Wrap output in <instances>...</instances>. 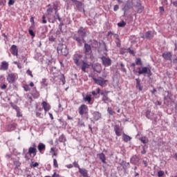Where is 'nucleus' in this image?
Wrapping results in <instances>:
<instances>
[{"label": "nucleus", "instance_id": "obj_41", "mask_svg": "<svg viewBox=\"0 0 177 177\" xmlns=\"http://www.w3.org/2000/svg\"><path fill=\"white\" fill-rule=\"evenodd\" d=\"M109 93H110V91H102L100 92V95L102 97H104V96H109Z\"/></svg>", "mask_w": 177, "mask_h": 177}, {"label": "nucleus", "instance_id": "obj_61", "mask_svg": "<svg viewBox=\"0 0 177 177\" xmlns=\"http://www.w3.org/2000/svg\"><path fill=\"white\" fill-rule=\"evenodd\" d=\"M113 37L115 38V41H120V36L118 35H117V34H114L113 35Z\"/></svg>", "mask_w": 177, "mask_h": 177}, {"label": "nucleus", "instance_id": "obj_22", "mask_svg": "<svg viewBox=\"0 0 177 177\" xmlns=\"http://www.w3.org/2000/svg\"><path fill=\"white\" fill-rule=\"evenodd\" d=\"M136 89H138L139 92H142L143 91V86L140 84V80L139 78L136 79Z\"/></svg>", "mask_w": 177, "mask_h": 177}, {"label": "nucleus", "instance_id": "obj_45", "mask_svg": "<svg viewBox=\"0 0 177 177\" xmlns=\"http://www.w3.org/2000/svg\"><path fill=\"white\" fill-rule=\"evenodd\" d=\"M107 111L109 113V114H110V115H114V114H115V112L113 111V109H111V108L109 107L107 109Z\"/></svg>", "mask_w": 177, "mask_h": 177}, {"label": "nucleus", "instance_id": "obj_17", "mask_svg": "<svg viewBox=\"0 0 177 177\" xmlns=\"http://www.w3.org/2000/svg\"><path fill=\"white\" fill-rule=\"evenodd\" d=\"M153 32L151 30H149L143 35L142 38H145L146 39H149V41H150V39H153Z\"/></svg>", "mask_w": 177, "mask_h": 177}, {"label": "nucleus", "instance_id": "obj_28", "mask_svg": "<svg viewBox=\"0 0 177 177\" xmlns=\"http://www.w3.org/2000/svg\"><path fill=\"white\" fill-rule=\"evenodd\" d=\"M99 158L100 160V161H102V162H103V164H106V155H104V153H101L98 154Z\"/></svg>", "mask_w": 177, "mask_h": 177}, {"label": "nucleus", "instance_id": "obj_13", "mask_svg": "<svg viewBox=\"0 0 177 177\" xmlns=\"http://www.w3.org/2000/svg\"><path fill=\"white\" fill-rule=\"evenodd\" d=\"M133 6V3H132V1H127L122 8V10L124 13H127V11L129 10V9H132Z\"/></svg>", "mask_w": 177, "mask_h": 177}, {"label": "nucleus", "instance_id": "obj_39", "mask_svg": "<svg viewBox=\"0 0 177 177\" xmlns=\"http://www.w3.org/2000/svg\"><path fill=\"white\" fill-rule=\"evenodd\" d=\"M46 12L48 16H52V13H53V8H48Z\"/></svg>", "mask_w": 177, "mask_h": 177}, {"label": "nucleus", "instance_id": "obj_57", "mask_svg": "<svg viewBox=\"0 0 177 177\" xmlns=\"http://www.w3.org/2000/svg\"><path fill=\"white\" fill-rule=\"evenodd\" d=\"M73 166L75 167V168H78V169H80V168H81V167H80V165L78 164L77 162L75 161V162H73Z\"/></svg>", "mask_w": 177, "mask_h": 177}, {"label": "nucleus", "instance_id": "obj_14", "mask_svg": "<svg viewBox=\"0 0 177 177\" xmlns=\"http://www.w3.org/2000/svg\"><path fill=\"white\" fill-rule=\"evenodd\" d=\"M162 57H163L165 60H169V62H172V53L168 51L164 52L162 54Z\"/></svg>", "mask_w": 177, "mask_h": 177}, {"label": "nucleus", "instance_id": "obj_7", "mask_svg": "<svg viewBox=\"0 0 177 177\" xmlns=\"http://www.w3.org/2000/svg\"><path fill=\"white\" fill-rule=\"evenodd\" d=\"M82 55L81 54H75L73 57V62L75 63V64H76V66H81V63L82 62Z\"/></svg>", "mask_w": 177, "mask_h": 177}, {"label": "nucleus", "instance_id": "obj_11", "mask_svg": "<svg viewBox=\"0 0 177 177\" xmlns=\"http://www.w3.org/2000/svg\"><path fill=\"white\" fill-rule=\"evenodd\" d=\"M83 43L84 44V53L86 55V56H88V55H91V53H92V47L88 43H86V41Z\"/></svg>", "mask_w": 177, "mask_h": 177}, {"label": "nucleus", "instance_id": "obj_29", "mask_svg": "<svg viewBox=\"0 0 177 177\" xmlns=\"http://www.w3.org/2000/svg\"><path fill=\"white\" fill-rule=\"evenodd\" d=\"M139 140H140L141 143L143 145H147V143H149V138H147L146 136L140 138Z\"/></svg>", "mask_w": 177, "mask_h": 177}, {"label": "nucleus", "instance_id": "obj_43", "mask_svg": "<svg viewBox=\"0 0 177 177\" xmlns=\"http://www.w3.org/2000/svg\"><path fill=\"white\" fill-rule=\"evenodd\" d=\"M102 102H109V103H111V100H110V98H109L108 95L102 97Z\"/></svg>", "mask_w": 177, "mask_h": 177}, {"label": "nucleus", "instance_id": "obj_26", "mask_svg": "<svg viewBox=\"0 0 177 177\" xmlns=\"http://www.w3.org/2000/svg\"><path fill=\"white\" fill-rule=\"evenodd\" d=\"M132 140V138L128 135H127L125 133H123L122 135V140L125 142L126 143H128V142H130V140Z\"/></svg>", "mask_w": 177, "mask_h": 177}, {"label": "nucleus", "instance_id": "obj_16", "mask_svg": "<svg viewBox=\"0 0 177 177\" xmlns=\"http://www.w3.org/2000/svg\"><path fill=\"white\" fill-rule=\"evenodd\" d=\"M28 154H33L34 157L37 156V145H35V144H33L32 147H29Z\"/></svg>", "mask_w": 177, "mask_h": 177}, {"label": "nucleus", "instance_id": "obj_8", "mask_svg": "<svg viewBox=\"0 0 177 177\" xmlns=\"http://www.w3.org/2000/svg\"><path fill=\"white\" fill-rule=\"evenodd\" d=\"M71 1H72L73 3H75V5L76 6V9H77L79 12H84V13H85V9H84V3L77 0H71Z\"/></svg>", "mask_w": 177, "mask_h": 177}, {"label": "nucleus", "instance_id": "obj_53", "mask_svg": "<svg viewBox=\"0 0 177 177\" xmlns=\"http://www.w3.org/2000/svg\"><path fill=\"white\" fill-rule=\"evenodd\" d=\"M117 48H121V40H115Z\"/></svg>", "mask_w": 177, "mask_h": 177}, {"label": "nucleus", "instance_id": "obj_40", "mask_svg": "<svg viewBox=\"0 0 177 177\" xmlns=\"http://www.w3.org/2000/svg\"><path fill=\"white\" fill-rule=\"evenodd\" d=\"M118 27H125L127 26V22H124V20L117 24Z\"/></svg>", "mask_w": 177, "mask_h": 177}, {"label": "nucleus", "instance_id": "obj_12", "mask_svg": "<svg viewBox=\"0 0 177 177\" xmlns=\"http://www.w3.org/2000/svg\"><path fill=\"white\" fill-rule=\"evenodd\" d=\"M154 112H151L149 110L145 113V115L148 120H153L155 122H157V117L154 118Z\"/></svg>", "mask_w": 177, "mask_h": 177}, {"label": "nucleus", "instance_id": "obj_21", "mask_svg": "<svg viewBox=\"0 0 177 177\" xmlns=\"http://www.w3.org/2000/svg\"><path fill=\"white\" fill-rule=\"evenodd\" d=\"M17 128V124L16 123H12L11 124H8L7 126V131L8 132H12V131H15Z\"/></svg>", "mask_w": 177, "mask_h": 177}, {"label": "nucleus", "instance_id": "obj_54", "mask_svg": "<svg viewBox=\"0 0 177 177\" xmlns=\"http://www.w3.org/2000/svg\"><path fill=\"white\" fill-rule=\"evenodd\" d=\"M24 89L26 92H28V91H30V86L28 84H25L24 86Z\"/></svg>", "mask_w": 177, "mask_h": 177}, {"label": "nucleus", "instance_id": "obj_19", "mask_svg": "<svg viewBox=\"0 0 177 177\" xmlns=\"http://www.w3.org/2000/svg\"><path fill=\"white\" fill-rule=\"evenodd\" d=\"M79 173L83 177H90L88 174V170H86L85 168H79Z\"/></svg>", "mask_w": 177, "mask_h": 177}, {"label": "nucleus", "instance_id": "obj_59", "mask_svg": "<svg viewBox=\"0 0 177 177\" xmlns=\"http://www.w3.org/2000/svg\"><path fill=\"white\" fill-rule=\"evenodd\" d=\"M158 177H162V176H164V171H158Z\"/></svg>", "mask_w": 177, "mask_h": 177}, {"label": "nucleus", "instance_id": "obj_60", "mask_svg": "<svg viewBox=\"0 0 177 177\" xmlns=\"http://www.w3.org/2000/svg\"><path fill=\"white\" fill-rule=\"evenodd\" d=\"M57 8H59V6L57 4H53V10H55V12H58L57 11Z\"/></svg>", "mask_w": 177, "mask_h": 177}, {"label": "nucleus", "instance_id": "obj_30", "mask_svg": "<svg viewBox=\"0 0 177 177\" xmlns=\"http://www.w3.org/2000/svg\"><path fill=\"white\" fill-rule=\"evenodd\" d=\"M39 151L41 153V151H44L46 149V146L44 143H39L37 146Z\"/></svg>", "mask_w": 177, "mask_h": 177}, {"label": "nucleus", "instance_id": "obj_48", "mask_svg": "<svg viewBox=\"0 0 177 177\" xmlns=\"http://www.w3.org/2000/svg\"><path fill=\"white\" fill-rule=\"evenodd\" d=\"M147 77H151L153 75V73H151V68L148 67V70H147Z\"/></svg>", "mask_w": 177, "mask_h": 177}, {"label": "nucleus", "instance_id": "obj_47", "mask_svg": "<svg viewBox=\"0 0 177 177\" xmlns=\"http://www.w3.org/2000/svg\"><path fill=\"white\" fill-rule=\"evenodd\" d=\"M142 151H141V154H146V149H147V146L146 145H142Z\"/></svg>", "mask_w": 177, "mask_h": 177}, {"label": "nucleus", "instance_id": "obj_44", "mask_svg": "<svg viewBox=\"0 0 177 177\" xmlns=\"http://www.w3.org/2000/svg\"><path fill=\"white\" fill-rule=\"evenodd\" d=\"M136 66H142V64H143L142 63V59L136 58Z\"/></svg>", "mask_w": 177, "mask_h": 177}, {"label": "nucleus", "instance_id": "obj_23", "mask_svg": "<svg viewBox=\"0 0 177 177\" xmlns=\"http://www.w3.org/2000/svg\"><path fill=\"white\" fill-rule=\"evenodd\" d=\"M9 68V64L6 61L1 62V65L0 67V70H3V71H6Z\"/></svg>", "mask_w": 177, "mask_h": 177}, {"label": "nucleus", "instance_id": "obj_27", "mask_svg": "<svg viewBox=\"0 0 177 177\" xmlns=\"http://www.w3.org/2000/svg\"><path fill=\"white\" fill-rule=\"evenodd\" d=\"M82 71L84 73H86V68H89V64L86 62H85V61H82Z\"/></svg>", "mask_w": 177, "mask_h": 177}, {"label": "nucleus", "instance_id": "obj_15", "mask_svg": "<svg viewBox=\"0 0 177 177\" xmlns=\"http://www.w3.org/2000/svg\"><path fill=\"white\" fill-rule=\"evenodd\" d=\"M140 160V159L138 156H137L136 155H133L130 159V162L131 164H133V165H139Z\"/></svg>", "mask_w": 177, "mask_h": 177}, {"label": "nucleus", "instance_id": "obj_1", "mask_svg": "<svg viewBox=\"0 0 177 177\" xmlns=\"http://www.w3.org/2000/svg\"><path fill=\"white\" fill-rule=\"evenodd\" d=\"M72 38L77 42V46H82V42H85V38H86V30L82 26L80 27L77 34H75Z\"/></svg>", "mask_w": 177, "mask_h": 177}, {"label": "nucleus", "instance_id": "obj_5", "mask_svg": "<svg viewBox=\"0 0 177 177\" xmlns=\"http://www.w3.org/2000/svg\"><path fill=\"white\" fill-rule=\"evenodd\" d=\"M55 15H53V17L51 15L47 17L49 23L54 24V23H56L57 20L62 21V17H60V14H59V12H55Z\"/></svg>", "mask_w": 177, "mask_h": 177}, {"label": "nucleus", "instance_id": "obj_6", "mask_svg": "<svg viewBox=\"0 0 177 177\" xmlns=\"http://www.w3.org/2000/svg\"><path fill=\"white\" fill-rule=\"evenodd\" d=\"M100 59L102 60V64L104 67H110L113 64V61L109 57L102 55Z\"/></svg>", "mask_w": 177, "mask_h": 177}, {"label": "nucleus", "instance_id": "obj_33", "mask_svg": "<svg viewBox=\"0 0 177 177\" xmlns=\"http://www.w3.org/2000/svg\"><path fill=\"white\" fill-rule=\"evenodd\" d=\"M59 77V80H60L63 84V85H64L66 84V77L64 76V74H60L58 75Z\"/></svg>", "mask_w": 177, "mask_h": 177}, {"label": "nucleus", "instance_id": "obj_64", "mask_svg": "<svg viewBox=\"0 0 177 177\" xmlns=\"http://www.w3.org/2000/svg\"><path fill=\"white\" fill-rule=\"evenodd\" d=\"M143 6H140V8L138 9V13H142L143 12Z\"/></svg>", "mask_w": 177, "mask_h": 177}, {"label": "nucleus", "instance_id": "obj_50", "mask_svg": "<svg viewBox=\"0 0 177 177\" xmlns=\"http://www.w3.org/2000/svg\"><path fill=\"white\" fill-rule=\"evenodd\" d=\"M129 53L130 55H133V56H135V51L131 48H127V53Z\"/></svg>", "mask_w": 177, "mask_h": 177}, {"label": "nucleus", "instance_id": "obj_3", "mask_svg": "<svg viewBox=\"0 0 177 177\" xmlns=\"http://www.w3.org/2000/svg\"><path fill=\"white\" fill-rule=\"evenodd\" d=\"M57 53L59 55H62V56H67L68 55V49H67V46L63 44H59L57 48Z\"/></svg>", "mask_w": 177, "mask_h": 177}, {"label": "nucleus", "instance_id": "obj_62", "mask_svg": "<svg viewBox=\"0 0 177 177\" xmlns=\"http://www.w3.org/2000/svg\"><path fill=\"white\" fill-rule=\"evenodd\" d=\"M17 111V117H22L23 115L21 114V112H20V109Z\"/></svg>", "mask_w": 177, "mask_h": 177}, {"label": "nucleus", "instance_id": "obj_52", "mask_svg": "<svg viewBox=\"0 0 177 177\" xmlns=\"http://www.w3.org/2000/svg\"><path fill=\"white\" fill-rule=\"evenodd\" d=\"M156 122H157L158 121H160V118H161V115L154 113L153 118H156Z\"/></svg>", "mask_w": 177, "mask_h": 177}, {"label": "nucleus", "instance_id": "obj_25", "mask_svg": "<svg viewBox=\"0 0 177 177\" xmlns=\"http://www.w3.org/2000/svg\"><path fill=\"white\" fill-rule=\"evenodd\" d=\"M113 129L116 136H120L121 135V129H120V126L118 124L115 125Z\"/></svg>", "mask_w": 177, "mask_h": 177}, {"label": "nucleus", "instance_id": "obj_46", "mask_svg": "<svg viewBox=\"0 0 177 177\" xmlns=\"http://www.w3.org/2000/svg\"><path fill=\"white\" fill-rule=\"evenodd\" d=\"M26 74H27V75H29L30 77H31V78L34 77V75H32V71H31V70H30V69H28L26 71Z\"/></svg>", "mask_w": 177, "mask_h": 177}, {"label": "nucleus", "instance_id": "obj_10", "mask_svg": "<svg viewBox=\"0 0 177 177\" xmlns=\"http://www.w3.org/2000/svg\"><path fill=\"white\" fill-rule=\"evenodd\" d=\"M16 78H17V73H9L7 76V81L9 84H14L16 82Z\"/></svg>", "mask_w": 177, "mask_h": 177}, {"label": "nucleus", "instance_id": "obj_38", "mask_svg": "<svg viewBox=\"0 0 177 177\" xmlns=\"http://www.w3.org/2000/svg\"><path fill=\"white\" fill-rule=\"evenodd\" d=\"M131 67H132V68H133V73L134 74H138V71H136V64H135L134 62L131 63Z\"/></svg>", "mask_w": 177, "mask_h": 177}, {"label": "nucleus", "instance_id": "obj_42", "mask_svg": "<svg viewBox=\"0 0 177 177\" xmlns=\"http://www.w3.org/2000/svg\"><path fill=\"white\" fill-rule=\"evenodd\" d=\"M120 71H122V73H127V68H125V65L124 63H120Z\"/></svg>", "mask_w": 177, "mask_h": 177}, {"label": "nucleus", "instance_id": "obj_4", "mask_svg": "<svg viewBox=\"0 0 177 177\" xmlns=\"http://www.w3.org/2000/svg\"><path fill=\"white\" fill-rule=\"evenodd\" d=\"M93 80L97 85H100V86H107V80H104V78L102 77H99L98 78L93 77Z\"/></svg>", "mask_w": 177, "mask_h": 177}, {"label": "nucleus", "instance_id": "obj_56", "mask_svg": "<svg viewBox=\"0 0 177 177\" xmlns=\"http://www.w3.org/2000/svg\"><path fill=\"white\" fill-rule=\"evenodd\" d=\"M28 32L31 37H35V32H34V30L32 29H29Z\"/></svg>", "mask_w": 177, "mask_h": 177}, {"label": "nucleus", "instance_id": "obj_2", "mask_svg": "<svg viewBox=\"0 0 177 177\" xmlns=\"http://www.w3.org/2000/svg\"><path fill=\"white\" fill-rule=\"evenodd\" d=\"M78 113L84 120L89 118V109H88V106L82 104L78 109Z\"/></svg>", "mask_w": 177, "mask_h": 177}, {"label": "nucleus", "instance_id": "obj_18", "mask_svg": "<svg viewBox=\"0 0 177 177\" xmlns=\"http://www.w3.org/2000/svg\"><path fill=\"white\" fill-rule=\"evenodd\" d=\"M10 52L13 56H17L19 53V49L17 48V46L12 45L10 48Z\"/></svg>", "mask_w": 177, "mask_h": 177}, {"label": "nucleus", "instance_id": "obj_31", "mask_svg": "<svg viewBox=\"0 0 177 177\" xmlns=\"http://www.w3.org/2000/svg\"><path fill=\"white\" fill-rule=\"evenodd\" d=\"M66 140L67 139L64 134H62L58 138V141L60 142V143H66Z\"/></svg>", "mask_w": 177, "mask_h": 177}, {"label": "nucleus", "instance_id": "obj_24", "mask_svg": "<svg viewBox=\"0 0 177 177\" xmlns=\"http://www.w3.org/2000/svg\"><path fill=\"white\" fill-rule=\"evenodd\" d=\"M42 106H43V109L46 113L47 111H49V110H50V105L49 104H48V102H46L44 101L42 102Z\"/></svg>", "mask_w": 177, "mask_h": 177}, {"label": "nucleus", "instance_id": "obj_36", "mask_svg": "<svg viewBox=\"0 0 177 177\" xmlns=\"http://www.w3.org/2000/svg\"><path fill=\"white\" fill-rule=\"evenodd\" d=\"M10 104L11 107L16 111H19V110L20 109V108L13 102H10Z\"/></svg>", "mask_w": 177, "mask_h": 177}, {"label": "nucleus", "instance_id": "obj_58", "mask_svg": "<svg viewBox=\"0 0 177 177\" xmlns=\"http://www.w3.org/2000/svg\"><path fill=\"white\" fill-rule=\"evenodd\" d=\"M30 21L31 23L32 27H34V26H35V23L34 22V17H30Z\"/></svg>", "mask_w": 177, "mask_h": 177}, {"label": "nucleus", "instance_id": "obj_55", "mask_svg": "<svg viewBox=\"0 0 177 177\" xmlns=\"http://www.w3.org/2000/svg\"><path fill=\"white\" fill-rule=\"evenodd\" d=\"M53 165L55 168H59V164L57 163V160L56 159H53Z\"/></svg>", "mask_w": 177, "mask_h": 177}, {"label": "nucleus", "instance_id": "obj_49", "mask_svg": "<svg viewBox=\"0 0 177 177\" xmlns=\"http://www.w3.org/2000/svg\"><path fill=\"white\" fill-rule=\"evenodd\" d=\"M38 165H39V163H38L37 162H32V163L30 164V167L31 168H35L37 167H38Z\"/></svg>", "mask_w": 177, "mask_h": 177}, {"label": "nucleus", "instance_id": "obj_32", "mask_svg": "<svg viewBox=\"0 0 177 177\" xmlns=\"http://www.w3.org/2000/svg\"><path fill=\"white\" fill-rule=\"evenodd\" d=\"M121 165H122V168L124 170L128 169V168L131 167V165L129 164V162H127L126 161L122 162Z\"/></svg>", "mask_w": 177, "mask_h": 177}, {"label": "nucleus", "instance_id": "obj_63", "mask_svg": "<svg viewBox=\"0 0 177 177\" xmlns=\"http://www.w3.org/2000/svg\"><path fill=\"white\" fill-rule=\"evenodd\" d=\"M6 3V0H0V6H4Z\"/></svg>", "mask_w": 177, "mask_h": 177}, {"label": "nucleus", "instance_id": "obj_9", "mask_svg": "<svg viewBox=\"0 0 177 177\" xmlns=\"http://www.w3.org/2000/svg\"><path fill=\"white\" fill-rule=\"evenodd\" d=\"M93 119L91 118V122L95 124V121H99L102 118V113L99 111H94L92 113Z\"/></svg>", "mask_w": 177, "mask_h": 177}, {"label": "nucleus", "instance_id": "obj_51", "mask_svg": "<svg viewBox=\"0 0 177 177\" xmlns=\"http://www.w3.org/2000/svg\"><path fill=\"white\" fill-rule=\"evenodd\" d=\"M42 85L44 86H48V81L46 79H42L41 82Z\"/></svg>", "mask_w": 177, "mask_h": 177}, {"label": "nucleus", "instance_id": "obj_34", "mask_svg": "<svg viewBox=\"0 0 177 177\" xmlns=\"http://www.w3.org/2000/svg\"><path fill=\"white\" fill-rule=\"evenodd\" d=\"M128 53V48H121L120 50V55H127Z\"/></svg>", "mask_w": 177, "mask_h": 177}, {"label": "nucleus", "instance_id": "obj_20", "mask_svg": "<svg viewBox=\"0 0 177 177\" xmlns=\"http://www.w3.org/2000/svg\"><path fill=\"white\" fill-rule=\"evenodd\" d=\"M148 68L149 67H146V66H144L142 68L139 67L138 71H137L138 75H142V74H147Z\"/></svg>", "mask_w": 177, "mask_h": 177}, {"label": "nucleus", "instance_id": "obj_37", "mask_svg": "<svg viewBox=\"0 0 177 177\" xmlns=\"http://www.w3.org/2000/svg\"><path fill=\"white\" fill-rule=\"evenodd\" d=\"M84 102H88V103H91L92 102V97H91V95H87L84 98Z\"/></svg>", "mask_w": 177, "mask_h": 177}, {"label": "nucleus", "instance_id": "obj_35", "mask_svg": "<svg viewBox=\"0 0 177 177\" xmlns=\"http://www.w3.org/2000/svg\"><path fill=\"white\" fill-rule=\"evenodd\" d=\"M32 95H35L36 97H39V93L37 91V87H34L32 91Z\"/></svg>", "mask_w": 177, "mask_h": 177}]
</instances>
